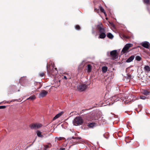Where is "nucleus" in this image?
I'll use <instances>...</instances> for the list:
<instances>
[{
    "label": "nucleus",
    "mask_w": 150,
    "mask_h": 150,
    "mask_svg": "<svg viewBox=\"0 0 150 150\" xmlns=\"http://www.w3.org/2000/svg\"><path fill=\"white\" fill-rule=\"evenodd\" d=\"M95 124L94 123H91L88 125V126L90 128H93L95 126Z\"/></svg>",
    "instance_id": "nucleus-16"
},
{
    "label": "nucleus",
    "mask_w": 150,
    "mask_h": 150,
    "mask_svg": "<svg viewBox=\"0 0 150 150\" xmlns=\"http://www.w3.org/2000/svg\"><path fill=\"white\" fill-rule=\"evenodd\" d=\"M54 68L53 66H52V62H50L49 64V69H52Z\"/></svg>",
    "instance_id": "nucleus-17"
},
{
    "label": "nucleus",
    "mask_w": 150,
    "mask_h": 150,
    "mask_svg": "<svg viewBox=\"0 0 150 150\" xmlns=\"http://www.w3.org/2000/svg\"><path fill=\"white\" fill-rule=\"evenodd\" d=\"M76 29L79 30L80 29V26L79 25H76L75 27Z\"/></svg>",
    "instance_id": "nucleus-28"
},
{
    "label": "nucleus",
    "mask_w": 150,
    "mask_h": 150,
    "mask_svg": "<svg viewBox=\"0 0 150 150\" xmlns=\"http://www.w3.org/2000/svg\"><path fill=\"white\" fill-rule=\"evenodd\" d=\"M100 11L104 13V14H105V15L106 16L107 15L105 13V10H104V9L102 7H100Z\"/></svg>",
    "instance_id": "nucleus-20"
},
{
    "label": "nucleus",
    "mask_w": 150,
    "mask_h": 150,
    "mask_svg": "<svg viewBox=\"0 0 150 150\" xmlns=\"http://www.w3.org/2000/svg\"><path fill=\"white\" fill-rule=\"evenodd\" d=\"M47 93V92L45 91H42L39 94V97L40 98H43L46 96Z\"/></svg>",
    "instance_id": "nucleus-7"
},
{
    "label": "nucleus",
    "mask_w": 150,
    "mask_h": 150,
    "mask_svg": "<svg viewBox=\"0 0 150 150\" xmlns=\"http://www.w3.org/2000/svg\"><path fill=\"white\" fill-rule=\"evenodd\" d=\"M10 87H11V89H12L13 88H16V86L15 85H12Z\"/></svg>",
    "instance_id": "nucleus-26"
},
{
    "label": "nucleus",
    "mask_w": 150,
    "mask_h": 150,
    "mask_svg": "<svg viewBox=\"0 0 150 150\" xmlns=\"http://www.w3.org/2000/svg\"><path fill=\"white\" fill-rule=\"evenodd\" d=\"M144 2L146 4H149L150 2V0H143Z\"/></svg>",
    "instance_id": "nucleus-21"
},
{
    "label": "nucleus",
    "mask_w": 150,
    "mask_h": 150,
    "mask_svg": "<svg viewBox=\"0 0 150 150\" xmlns=\"http://www.w3.org/2000/svg\"><path fill=\"white\" fill-rule=\"evenodd\" d=\"M46 137V134L43 132L38 131V140L40 141Z\"/></svg>",
    "instance_id": "nucleus-5"
},
{
    "label": "nucleus",
    "mask_w": 150,
    "mask_h": 150,
    "mask_svg": "<svg viewBox=\"0 0 150 150\" xmlns=\"http://www.w3.org/2000/svg\"><path fill=\"white\" fill-rule=\"evenodd\" d=\"M44 146L45 147V149H46V148H47L48 147V146L47 145H45Z\"/></svg>",
    "instance_id": "nucleus-30"
},
{
    "label": "nucleus",
    "mask_w": 150,
    "mask_h": 150,
    "mask_svg": "<svg viewBox=\"0 0 150 150\" xmlns=\"http://www.w3.org/2000/svg\"><path fill=\"white\" fill-rule=\"evenodd\" d=\"M87 69L88 72H90L91 71V66L90 65L88 64V65Z\"/></svg>",
    "instance_id": "nucleus-19"
},
{
    "label": "nucleus",
    "mask_w": 150,
    "mask_h": 150,
    "mask_svg": "<svg viewBox=\"0 0 150 150\" xmlns=\"http://www.w3.org/2000/svg\"><path fill=\"white\" fill-rule=\"evenodd\" d=\"M35 98V96L34 95H33L32 96H31L30 97L27 98V100L30 99L31 100H34Z\"/></svg>",
    "instance_id": "nucleus-18"
},
{
    "label": "nucleus",
    "mask_w": 150,
    "mask_h": 150,
    "mask_svg": "<svg viewBox=\"0 0 150 150\" xmlns=\"http://www.w3.org/2000/svg\"><path fill=\"white\" fill-rule=\"evenodd\" d=\"M6 106L5 105H2L0 106V109H4L6 108Z\"/></svg>",
    "instance_id": "nucleus-25"
},
{
    "label": "nucleus",
    "mask_w": 150,
    "mask_h": 150,
    "mask_svg": "<svg viewBox=\"0 0 150 150\" xmlns=\"http://www.w3.org/2000/svg\"><path fill=\"white\" fill-rule=\"evenodd\" d=\"M62 112H60L58 114H57L53 118V120H54L58 117H59L62 114Z\"/></svg>",
    "instance_id": "nucleus-12"
},
{
    "label": "nucleus",
    "mask_w": 150,
    "mask_h": 150,
    "mask_svg": "<svg viewBox=\"0 0 150 150\" xmlns=\"http://www.w3.org/2000/svg\"><path fill=\"white\" fill-rule=\"evenodd\" d=\"M144 70L146 72H149L150 71V67L148 66H146L144 67Z\"/></svg>",
    "instance_id": "nucleus-11"
},
{
    "label": "nucleus",
    "mask_w": 150,
    "mask_h": 150,
    "mask_svg": "<svg viewBox=\"0 0 150 150\" xmlns=\"http://www.w3.org/2000/svg\"><path fill=\"white\" fill-rule=\"evenodd\" d=\"M134 56L132 55L129 57L126 61L127 62H132L134 59Z\"/></svg>",
    "instance_id": "nucleus-10"
},
{
    "label": "nucleus",
    "mask_w": 150,
    "mask_h": 150,
    "mask_svg": "<svg viewBox=\"0 0 150 150\" xmlns=\"http://www.w3.org/2000/svg\"><path fill=\"white\" fill-rule=\"evenodd\" d=\"M63 138L62 137H59V138H57V140H61L62 139H63Z\"/></svg>",
    "instance_id": "nucleus-29"
},
{
    "label": "nucleus",
    "mask_w": 150,
    "mask_h": 150,
    "mask_svg": "<svg viewBox=\"0 0 150 150\" xmlns=\"http://www.w3.org/2000/svg\"><path fill=\"white\" fill-rule=\"evenodd\" d=\"M36 134H37V135H38V130H37L36 131Z\"/></svg>",
    "instance_id": "nucleus-33"
},
{
    "label": "nucleus",
    "mask_w": 150,
    "mask_h": 150,
    "mask_svg": "<svg viewBox=\"0 0 150 150\" xmlns=\"http://www.w3.org/2000/svg\"><path fill=\"white\" fill-rule=\"evenodd\" d=\"M98 28L101 33L100 34L99 38L102 39L105 38L106 37V35L105 33H103L104 32V29L100 26L98 27Z\"/></svg>",
    "instance_id": "nucleus-2"
},
{
    "label": "nucleus",
    "mask_w": 150,
    "mask_h": 150,
    "mask_svg": "<svg viewBox=\"0 0 150 150\" xmlns=\"http://www.w3.org/2000/svg\"><path fill=\"white\" fill-rule=\"evenodd\" d=\"M142 92L143 94L146 95H148L149 93L148 91L146 90H144L142 91Z\"/></svg>",
    "instance_id": "nucleus-15"
},
{
    "label": "nucleus",
    "mask_w": 150,
    "mask_h": 150,
    "mask_svg": "<svg viewBox=\"0 0 150 150\" xmlns=\"http://www.w3.org/2000/svg\"><path fill=\"white\" fill-rule=\"evenodd\" d=\"M64 79H67V77H66V76H64Z\"/></svg>",
    "instance_id": "nucleus-31"
},
{
    "label": "nucleus",
    "mask_w": 150,
    "mask_h": 150,
    "mask_svg": "<svg viewBox=\"0 0 150 150\" xmlns=\"http://www.w3.org/2000/svg\"><path fill=\"white\" fill-rule=\"evenodd\" d=\"M108 69V68L105 66L103 67H102V71L103 72H106Z\"/></svg>",
    "instance_id": "nucleus-13"
},
{
    "label": "nucleus",
    "mask_w": 150,
    "mask_h": 150,
    "mask_svg": "<svg viewBox=\"0 0 150 150\" xmlns=\"http://www.w3.org/2000/svg\"><path fill=\"white\" fill-rule=\"evenodd\" d=\"M86 85L84 84H80L78 86V89L80 91H83L85 90L87 88Z\"/></svg>",
    "instance_id": "nucleus-6"
},
{
    "label": "nucleus",
    "mask_w": 150,
    "mask_h": 150,
    "mask_svg": "<svg viewBox=\"0 0 150 150\" xmlns=\"http://www.w3.org/2000/svg\"><path fill=\"white\" fill-rule=\"evenodd\" d=\"M150 44L149 43L147 42H144L142 43V46L146 48H148Z\"/></svg>",
    "instance_id": "nucleus-9"
},
{
    "label": "nucleus",
    "mask_w": 150,
    "mask_h": 150,
    "mask_svg": "<svg viewBox=\"0 0 150 150\" xmlns=\"http://www.w3.org/2000/svg\"><path fill=\"white\" fill-rule=\"evenodd\" d=\"M39 76L41 77H43L45 76V74L43 73H42L40 74Z\"/></svg>",
    "instance_id": "nucleus-23"
},
{
    "label": "nucleus",
    "mask_w": 150,
    "mask_h": 150,
    "mask_svg": "<svg viewBox=\"0 0 150 150\" xmlns=\"http://www.w3.org/2000/svg\"><path fill=\"white\" fill-rule=\"evenodd\" d=\"M83 122V119L80 117H76L73 121L74 125L76 126L81 125Z\"/></svg>",
    "instance_id": "nucleus-1"
},
{
    "label": "nucleus",
    "mask_w": 150,
    "mask_h": 150,
    "mask_svg": "<svg viewBox=\"0 0 150 150\" xmlns=\"http://www.w3.org/2000/svg\"><path fill=\"white\" fill-rule=\"evenodd\" d=\"M136 59L137 60V61H139L140 60H141V57L139 56H137L136 57Z\"/></svg>",
    "instance_id": "nucleus-22"
},
{
    "label": "nucleus",
    "mask_w": 150,
    "mask_h": 150,
    "mask_svg": "<svg viewBox=\"0 0 150 150\" xmlns=\"http://www.w3.org/2000/svg\"><path fill=\"white\" fill-rule=\"evenodd\" d=\"M107 36L110 39H112L113 37V35L110 33H108L107 34Z\"/></svg>",
    "instance_id": "nucleus-14"
},
{
    "label": "nucleus",
    "mask_w": 150,
    "mask_h": 150,
    "mask_svg": "<svg viewBox=\"0 0 150 150\" xmlns=\"http://www.w3.org/2000/svg\"><path fill=\"white\" fill-rule=\"evenodd\" d=\"M110 55L113 59H115L118 57V54L116 50H114L111 51Z\"/></svg>",
    "instance_id": "nucleus-4"
},
{
    "label": "nucleus",
    "mask_w": 150,
    "mask_h": 150,
    "mask_svg": "<svg viewBox=\"0 0 150 150\" xmlns=\"http://www.w3.org/2000/svg\"><path fill=\"white\" fill-rule=\"evenodd\" d=\"M29 127L31 129H35L38 128V124H32L30 125Z\"/></svg>",
    "instance_id": "nucleus-8"
},
{
    "label": "nucleus",
    "mask_w": 150,
    "mask_h": 150,
    "mask_svg": "<svg viewBox=\"0 0 150 150\" xmlns=\"http://www.w3.org/2000/svg\"><path fill=\"white\" fill-rule=\"evenodd\" d=\"M42 126V125L41 124H38V128L41 127Z\"/></svg>",
    "instance_id": "nucleus-27"
},
{
    "label": "nucleus",
    "mask_w": 150,
    "mask_h": 150,
    "mask_svg": "<svg viewBox=\"0 0 150 150\" xmlns=\"http://www.w3.org/2000/svg\"><path fill=\"white\" fill-rule=\"evenodd\" d=\"M146 97L145 96H140V98L143 100H144L146 98Z\"/></svg>",
    "instance_id": "nucleus-24"
},
{
    "label": "nucleus",
    "mask_w": 150,
    "mask_h": 150,
    "mask_svg": "<svg viewBox=\"0 0 150 150\" xmlns=\"http://www.w3.org/2000/svg\"><path fill=\"white\" fill-rule=\"evenodd\" d=\"M132 44H126L122 50L121 53L123 54L128 52L129 48L132 46Z\"/></svg>",
    "instance_id": "nucleus-3"
},
{
    "label": "nucleus",
    "mask_w": 150,
    "mask_h": 150,
    "mask_svg": "<svg viewBox=\"0 0 150 150\" xmlns=\"http://www.w3.org/2000/svg\"><path fill=\"white\" fill-rule=\"evenodd\" d=\"M24 79L23 78H21L20 79V81H21L22 80Z\"/></svg>",
    "instance_id": "nucleus-32"
}]
</instances>
